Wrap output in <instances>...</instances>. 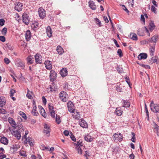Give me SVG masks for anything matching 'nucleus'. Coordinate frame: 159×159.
<instances>
[{
  "instance_id": "nucleus-1",
  "label": "nucleus",
  "mask_w": 159,
  "mask_h": 159,
  "mask_svg": "<svg viewBox=\"0 0 159 159\" xmlns=\"http://www.w3.org/2000/svg\"><path fill=\"white\" fill-rule=\"evenodd\" d=\"M15 128L12 129V127H9L8 130L11 132L12 135L15 137L17 139H20L21 138V133L20 131L15 130Z\"/></svg>"
},
{
  "instance_id": "nucleus-2",
  "label": "nucleus",
  "mask_w": 159,
  "mask_h": 159,
  "mask_svg": "<svg viewBox=\"0 0 159 159\" xmlns=\"http://www.w3.org/2000/svg\"><path fill=\"white\" fill-rule=\"evenodd\" d=\"M151 111L156 113H159V104H155L153 101H152L150 105Z\"/></svg>"
},
{
  "instance_id": "nucleus-3",
  "label": "nucleus",
  "mask_w": 159,
  "mask_h": 159,
  "mask_svg": "<svg viewBox=\"0 0 159 159\" xmlns=\"http://www.w3.org/2000/svg\"><path fill=\"white\" fill-rule=\"evenodd\" d=\"M59 98L63 102H66L68 99V95L65 91H62L59 93Z\"/></svg>"
},
{
  "instance_id": "nucleus-4",
  "label": "nucleus",
  "mask_w": 159,
  "mask_h": 159,
  "mask_svg": "<svg viewBox=\"0 0 159 159\" xmlns=\"http://www.w3.org/2000/svg\"><path fill=\"white\" fill-rule=\"evenodd\" d=\"M22 20L23 22L25 25H28L30 20L29 15L26 13H24L22 15Z\"/></svg>"
},
{
  "instance_id": "nucleus-5",
  "label": "nucleus",
  "mask_w": 159,
  "mask_h": 159,
  "mask_svg": "<svg viewBox=\"0 0 159 159\" xmlns=\"http://www.w3.org/2000/svg\"><path fill=\"white\" fill-rule=\"evenodd\" d=\"M15 64L18 67L24 69L25 67V63L20 59H17L15 61Z\"/></svg>"
},
{
  "instance_id": "nucleus-6",
  "label": "nucleus",
  "mask_w": 159,
  "mask_h": 159,
  "mask_svg": "<svg viewBox=\"0 0 159 159\" xmlns=\"http://www.w3.org/2000/svg\"><path fill=\"white\" fill-rule=\"evenodd\" d=\"M114 140L116 142H120L122 140L123 136L120 133H115L113 135Z\"/></svg>"
},
{
  "instance_id": "nucleus-7",
  "label": "nucleus",
  "mask_w": 159,
  "mask_h": 159,
  "mask_svg": "<svg viewBox=\"0 0 159 159\" xmlns=\"http://www.w3.org/2000/svg\"><path fill=\"white\" fill-rule=\"evenodd\" d=\"M51 129L49 126L47 124H45L44 127L43 133L47 135L48 137L50 136Z\"/></svg>"
},
{
  "instance_id": "nucleus-8",
  "label": "nucleus",
  "mask_w": 159,
  "mask_h": 159,
  "mask_svg": "<svg viewBox=\"0 0 159 159\" xmlns=\"http://www.w3.org/2000/svg\"><path fill=\"white\" fill-rule=\"evenodd\" d=\"M73 117L77 120H79L80 118V113L77 110H75L71 112Z\"/></svg>"
},
{
  "instance_id": "nucleus-9",
  "label": "nucleus",
  "mask_w": 159,
  "mask_h": 159,
  "mask_svg": "<svg viewBox=\"0 0 159 159\" xmlns=\"http://www.w3.org/2000/svg\"><path fill=\"white\" fill-rule=\"evenodd\" d=\"M38 11L39 16L41 18L43 19L45 16V11L42 8H39Z\"/></svg>"
},
{
  "instance_id": "nucleus-10",
  "label": "nucleus",
  "mask_w": 159,
  "mask_h": 159,
  "mask_svg": "<svg viewBox=\"0 0 159 159\" xmlns=\"http://www.w3.org/2000/svg\"><path fill=\"white\" fill-rule=\"evenodd\" d=\"M35 62L37 64L41 63L42 62V58L40 54L37 53L34 56Z\"/></svg>"
},
{
  "instance_id": "nucleus-11",
  "label": "nucleus",
  "mask_w": 159,
  "mask_h": 159,
  "mask_svg": "<svg viewBox=\"0 0 159 159\" xmlns=\"http://www.w3.org/2000/svg\"><path fill=\"white\" fill-rule=\"evenodd\" d=\"M57 77V74L53 70H51L50 72V81L53 82L56 79Z\"/></svg>"
},
{
  "instance_id": "nucleus-12",
  "label": "nucleus",
  "mask_w": 159,
  "mask_h": 159,
  "mask_svg": "<svg viewBox=\"0 0 159 159\" xmlns=\"http://www.w3.org/2000/svg\"><path fill=\"white\" fill-rule=\"evenodd\" d=\"M15 10L18 11H21L22 10L23 4L20 2H17L15 4Z\"/></svg>"
},
{
  "instance_id": "nucleus-13",
  "label": "nucleus",
  "mask_w": 159,
  "mask_h": 159,
  "mask_svg": "<svg viewBox=\"0 0 159 159\" xmlns=\"http://www.w3.org/2000/svg\"><path fill=\"white\" fill-rule=\"evenodd\" d=\"M8 120L9 123L11 125V127H12V129L16 127V124L14 120L11 117H9Z\"/></svg>"
},
{
  "instance_id": "nucleus-14",
  "label": "nucleus",
  "mask_w": 159,
  "mask_h": 159,
  "mask_svg": "<svg viewBox=\"0 0 159 159\" xmlns=\"http://www.w3.org/2000/svg\"><path fill=\"white\" fill-rule=\"evenodd\" d=\"M24 139L25 140L24 141L25 143L27 144V143H28L30 146L33 145V140L32 139L31 137H29L27 138V137H26V138H24Z\"/></svg>"
},
{
  "instance_id": "nucleus-15",
  "label": "nucleus",
  "mask_w": 159,
  "mask_h": 159,
  "mask_svg": "<svg viewBox=\"0 0 159 159\" xmlns=\"http://www.w3.org/2000/svg\"><path fill=\"white\" fill-rule=\"evenodd\" d=\"M79 124L80 126L83 128H87L88 127L87 123L83 119H81L80 121H79Z\"/></svg>"
},
{
  "instance_id": "nucleus-16",
  "label": "nucleus",
  "mask_w": 159,
  "mask_h": 159,
  "mask_svg": "<svg viewBox=\"0 0 159 159\" xmlns=\"http://www.w3.org/2000/svg\"><path fill=\"white\" fill-rule=\"evenodd\" d=\"M148 57L147 54L145 53H142L140 54L138 57V59L139 60L142 59H145Z\"/></svg>"
},
{
  "instance_id": "nucleus-17",
  "label": "nucleus",
  "mask_w": 159,
  "mask_h": 159,
  "mask_svg": "<svg viewBox=\"0 0 159 159\" xmlns=\"http://www.w3.org/2000/svg\"><path fill=\"white\" fill-rule=\"evenodd\" d=\"M44 64L47 69L51 70L52 69V66L51 65V61H45Z\"/></svg>"
},
{
  "instance_id": "nucleus-18",
  "label": "nucleus",
  "mask_w": 159,
  "mask_h": 159,
  "mask_svg": "<svg viewBox=\"0 0 159 159\" xmlns=\"http://www.w3.org/2000/svg\"><path fill=\"white\" fill-rule=\"evenodd\" d=\"M67 107L68 111L71 112L75 110V109H73L74 104L71 102H68Z\"/></svg>"
},
{
  "instance_id": "nucleus-19",
  "label": "nucleus",
  "mask_w": 159,
  "mask_h": 159,
  "mask_svg": "<svg viewBox=\"0 0 159 159\" xmlns=\"http://www.w3.org/2000/svg\"><path fill=\"white\" fill-rule=\"evenodd\" d=\"M25 39L27 41L30 40L31 38V33L30 30H28L25 33Z\"/></svg>"
},
{
  "instance_id": "nucleus-20",
  "label": "nucleus",
  "mask_w": 159,
  "mask_h": 159,
  "mask_svg": "<svg viewBox=\"0 0 159 159\" xmlns=\"http://www.w3.org/2000/svg\"><path fill=\"white\" fill-rule=\"evenodd\" d=\"M122 111L120 107L116 108L114 113L118 116H120L122 115Z\"/></svg>"
},
{
  "instance_id": "nucleus-21",
  "label": "nucleus",
  "mask_w": 159,
  "mask_h": 159,
  "mask_svg": "<svg viewBox=\"0 0 159 159\" xmlns=\"http://www.w3.org/2000/svg\"><path fill=\"white\" fill-rule=\"evenodd\" d=\"M157 60H158L157 56H155V57H152L150 60V63L152 64L156 62V64H158V61H157Z\"/></svg>"
},
{
  "instance_id": "nucleus-22",
  "label": "nucleus",
  "mask_w": 159,
  "mask_h": 159,
  "mask_svg": "<svg viewBox=\"0 0 159 159\" xmlns=\"http://www.w3.org/2000/svg\"><path fill=\"white\" fill-rule=\"evenodd\" d=\"M46 33L47 36L50 38L52 35V31L50 27L49 26H48L46 29Z\"/></svg>"
},
{
  "instance_id": "nucleus-23",
  "label": "nucleus",
  "mask_w": 159,
  "mask_h": 159,
  "mask_svg": "<svg viewBox=\"0 0 159 159\" xmlns=\"http://www.w3.org/2000/svg\"><path fill=\"white\" fill-rule=\"evenodd\" d=\"M34 58L31 56H29L26 58L27 63L28 64H32L34 61Z\"/></svg>"
},
{
  "instance_id": "nucleus-24",
  "label": "nucleus",
  "mask_w": 159,
  "mask_h": 159,
  "mask_svg": "<svg viewBox=\"0 0 159 159\" xmlns=\"http://www.w3.org/2000/svg\"><path fill=\"white\" fill-rule=\"evenodd\" d=\"M60 74L61 76L62 77H64L66 76L67 74V69L66 68H62Z\"/></svg>"
},
{
  "instance_id": "nucleus-25",
  "label": "nucleus",
  "mask_w": 159,
  "mask_h": 159,
  "mask_svg": "<svg viewBox=\"0 0 159 159\" xmlns=\"http://www.w3.org/2000/svg\"><path fill=\"white\" fill-rule=\"evenodd\" d=\"M50 89L51 92L56 91L57 90V86L54 83H53L50 86Z\"/></svg>"
},
{
  "instance_id": "nucleus-26",
  "label": "nucleus",
  "mask_w": 159,
  "mask_h": 159,
  "mask_svg": "<svg viewBox=\"0 0 159 159\" xmlns=\"http://www.w3.org/2000/svg\"><path fill=\"white\" fill-rule=\"evenodd\" d=\"M89 7L92 10H95L96 9V6L94 2L93 1H89Z\"/></svg>"
},
{
  "instance_id": "nucleus-27",
  "label": "nucleus",
  "mask_w": 159,
  "mask_h": 159,
  "mask_svg": "<svg viewBox=\"0 0 159 159\" xmlns=\"http://www.w3.org/2000/svg\"><path fill=\"white\" fill-rule=\"evenodd\" d=\"M6 104L5 98L3 97H0V107H3Z\"/></svg>"
},
{
  "instance_id": "nucleus-28",
  "label": "nucleus",
  "mask_w": 159,
  "mask_h": 159,
  "mask_svg": "<svg viewBox=\"0 0 159 159\" xmlns=\"http://www.w3.org/2000/svg\"><path fill=\"white\" fill-rule=\"evenodd\" d=\"M57 51L58 53L60 55H61L64 52V50L60 46H57Z\"/></svg>"
},
{
  "instance_id": "nucleus-29",
  "label": "nucleus",
  "mask_w": 159,
  "mask_h": 159,
  "mask_svg": "<svg viewBox=\"0 0 159 159\" xmlns=\"http://www.w3.org/2000/svg\"><path fill=\"white\" fill-rule=\"evenodd\" d=\"M39 108L40 109V113L41 115L44 117L46 116V114L44 109L41 107L39 106Z\"/></svg>"
},
{
  "instance_id": "nucleus-30",
  "label": "nucleus",
  "mask_w": 159,
  "mask_h": 159,
  "mask_svg": "<svg viewBox=\"0 0 159 159\" xmlns=\"http://www.w3.org/2000/svg\"><path fill=\"white\" fill-rule=\"evenodd\" d=\"M0 142L2 143L7 145L8 143V140L6 137H3L1 138Z\"/></svg>"
},
{
  "instance_id": "nucleus-31",
  "label": "nucleus",
  "mask_w": 159,
  "mask_h": 159,
  "mask_svg": "<svg viewBox=\"0 0 159 159\" xmlns=\"http://www.w3.org/2000/svg\"><path fill=\"white\" fill-rule=\"evenodd\" d=\"M123 105L122 106L123 107H130V104L129 102L124 100H123Z\"/></svg>"
},
{
  "instance_id": "nucleus-32",
  "label": "nucleus",
  "mask_w": 159,
  "mask_h": 159,
  "mask_svg": "<svg viewBox=\"0 0 159 159\" xmlns=\"http://www.w3.org/2000/svg\"><path fill=\"white\" fill-rule=\"evenodd\" d=\"M84 139L86 141L89 142H91L93 140L92 137L89 134L87 135V136L85 137Z\"/></svg>"
},
{
  "instance_id": "nucleus-33",
  "label": "nucleus",
  "mask_w": 159,
  "mask_h": 159,
  "mask_svg": "<svg viewBox=\"0 0 159 159\" xmlns=\"http://www.w3.org/2000/svg\"><path fill=\"white\" fill-rule=\"evenodd\" d=\"M155 48L154 46L151 47L149 49V52L150 55L151 56H152L154 55V52H155Z\"/></svg>"
},
{
  "instance_id": "nucleus-34",
  "label": "nucleus",
  "mask_w": 159,
  "mask_h": 159,
  "mask_svg": "<svg viewBox=\"0 0 159 159\" xmlns=\"http://www.w3.org/2000/svg\"><path fill=\"white\" fill-rule=\"evenodd\" d=\"M155 26L154 23L152 22H151L149 23V29L150 30L152 31L154 29Z\"/></svg>"
},
{
  "instance_id": "nucleus-35",
  "label": "nucleus",
  "mask_w": 159,
  "mask_h": 159,
  "mask_svg": "<svg viewBox=\"0 0 159 159\" xmlns=\"http://www.w3.org/2000/svg\"><path fill=\"white\" fill-rule=\"evenodd\" d=\"M130 38L131 39L134 40H137L138 39L137 35L134 33H131L130 34Z\"/></svg>"
},
{
  "instance_id": "nucleus-36",
  "label": "nucleus",
  "mask_w": 159,
  "mask_h": 159,
  "mask_svg": "<svg viewBox=\"0 0 159 159\" xmlns=\"http://www.w3.org/2000/svg\"><path fill=\"white\" fill-rule=\"evenodd\" d=\"M148 41L149 42L151 43H156L157 41V39L156 36H153L151 39H149Z\"/></svg>"
},
{
  "instance_id": "nucleus-37",
  "label": "nucleus",
  "mask_w": 159,
  "mask_h": 159,
  "mask_svg": "<svg viewBox=\"0 0 159 159\" xmlns=\"http://www.w3.org/2000/svg\"><path fill=\"white\" fill-rule=\"evenodd\" d=\"M28 92L26 94V96L27 98H28L29 99H31L32 98V94L33 93L31 91H30L28 89H27Z\"/></svg>"
},
{
  "instance_id": "nucleus-38",
  "label": "nucleus",
  "mask_w": 159,
  "mask_h": 159,
  "mask_svg": "<svg viewBox=\"0 0 159 159\" xmlns=\"http://www.w3.org/2000/svg\"><path fill=\"white\" fill-rule=\"evenodd\" d=\"M94 21L96 22V24L99 27L102 26V24L100 20L97 18H95L94 19Z\"/></svg>"
},
{
  "instance_id": "nucleus-39",
  "label": "nucleus",
  "mask_w": 159,
  "mask_h": 159,
  "mask_svg": "<svg viewBox=\"0 0 159 159\" xmlns=\"http://www.w3.org/2000/svg\"><path fill=\"white\" fill-rule=\"evenodd\" d=\"M19 147L18 145H14L11 147V150H13V152H14L15 151H17V148Z\"/></svg>"
},
{
  "instance_id": "nucleus-40",
  "label": "nucleus",
  "mask_w": 159,
  "mask_h": 159,
  "mask_svg": "<svg viewBox=\"0 0 159 159\" xmlns=\"http://www.w3.org/2000/svg\"><path fill=\"white\" fill-rule=\"evenodd\" d=\"M25 128L24 127L23 125H18V129L20 131L22 132V131H24Z\"/></svg>"
},
{
  "instance_id": "nucleus-41",
  "label": "nucleus",
  "mask_w": 159,
  "mask_h": 159,
  "mask_svg": "<svg viewBox=\"0 0 159 159\" xmlns=\"http://www.w3.org/2000/svg\"><path fill=\"white\" fill-rule=\"evenodd\" d=\"M38 27V23L37 22H34L31 25V27L34 30H36Z\"/></svg>"
},
{
  "instance_id": "nucleus-42",
  "label": "nucleus",
  "mask_w": 159,
  "mask_h": 159,
  "mask_svg": "<svg viewBox=\"0 0 159 159\" xmlns=\"http://www.w3.org/2000/svg\"><path fill=\"white\" fill-rule=\"evenodd\" d=\"M145 109L146 111V113L147 115V120H149V112L148 111V109L147 107V106L145 103Z\"/></svg>"
},
{
  "instance_id": "nucleus-43",
  "label": "nucleus",
  "mask_w": 159,
  "mask_h": 159,
  "mask_svg": "<svg viewBox=\"0 0 159 159\" xmlns=\"http://www.w3.org/2000/svg\"><path fill=\"white\" fill-rule=\"evenodd\" d=\"M56 121L58 124H59L61 122V120L59 116H58L57 115L56 116Z\"/></svg>"
},
{
  "instance_id": "nucleus-44",
  "label": "nucleus",
  "mask_w": 159,
  "mask_h": 159,
  "mask_svg": "<svg viewBox=\"0 0 159 159\" xmlns=\"http://www.w3.org/2000/svg\"><path fill=\"white\" fill-rule=\"evenodd\" d=\"M32 115L34 116H37L39 114L38 112L36 111V109H34V107H33V110L31 111Z\"/></svg>"
},
{
  "instance_id": "nucleus-45",
  "label": "nucleus",
  "mask_w": 159,
  "mask_h": 159,
  "mask_svg": "<svg viewBox=\"0 0 159 159\" xmlns=\"http://www.w3.org/2000/svg\"><path fill=\"white\" fill-rule=\"evenodd\" d=\"M154 128L157 131V134L158 136L159 135V127L156 124H155Z\"/></svg>"
},
{
  "instance_id": "nucleus-46",
  "label": "nucleus",
  "mask_w": 159,
  "mask_h": 159,
  "mask_svg": "<svg viewBox=\"0 0 159 159\" xmlns=\"http://www.w3.org/2000/svg\"><path fill=\"white\" fill-rule=\"evenodd\" d=\"M116 69L120 73H122L123 72V69L121 68H120L118 66H116Z\"/></svg>"
},
{
  "instance_id": "nucleus-47",
  "label": "nucleus",
  "mask_w": 159,
  "mask_h": 159,
  "mask_svg": "<svg viewBox=\"0 0 159 159\" xmlns=\"http://www.w3.org/2000/svg\"><path fill=\"white\" fill-rule=\"evenodd\" d=\"M7 29L6 28H4L2 30V34L4 35H5L7 34Z\"/></svg>"
},
{
  "instance_id": "nucleus-48",
  "label": "nucleus",
  "mask_w": 159,
  "mask_h": 159,
  "mask_svg": "<svg viewBox=\"0 0 159 159\" xmlns=\"http://www.w3.org/2000/svg\"><path fill=\"white\" fill-rule=\"evenodd\" d=\"M157 8L155 7H154V6L152 5L151 7V10L152 12H153L154 13H157Z\"/></svg>"
},
{
  "instance_id": "nucleus-49",
  "label": "nucleus",
  "mask_w": 159,
  "mask_h": 159,
  "mask_svg": "<svg viewBox=\"0 0 159 159\" xmlns=\"http://www.w3.org/2000/svg\"><path fill=\"white\" fill-rule=\"evenodd\" d=\"M20 115L22 117L25 119H26L27 118L26 114L23 112L20 111L19 113Z\"/></svg>"
},
{
  "instance_id": "nucleus-50",
  "label": "nucleus",
  "mask_w": 159,
  "mask_h": 159,
  "mask_svg": "<svg viewBox=\"0 0 159 159\" xmlns=\"http://www.w3.org/2000/svg\"><path fill=\"white\" fill-rule=\"evenodd\" d=\"M40 148L42 150H48V148L45 147L44 144L41 145L40 146Z\"/></svg>"
},
{
  "instance_id": "nucleus-51",
  "label": "nucleus",
  "mask_w": 159,
  "mask_h": 159,
  "mask_svg": "<svg viewBox=\"0 0 159 159\" xmlns=\"http://www.w3.org/2000/svg\"><path fill=\"white\" fill-rule=\"evenodd\" d=\"M131 134L132 136V138H131V141L133 142H134L135 143V134L133 133V132H132L131 133Z\"/></svg>"
},
{
  "instance_id": "nucleus-52",
  "label": "nucleus",
  "mask_w": 159,
  "mask_h": 159,
  "mask_svg": "<svg viewBox=\"0 0 159 159\" xmlns=\"http://www.w3.org/2000/svg\"><path fill=\"white\" fill-rule=\"evenodd\" d=\"M76 145H77L78 146L80 147V146H83L82 143V141L81 140H79L78 141L77 143H75Z\"/></svg>"
},
{
  "instance_id": "nucleus-53",
  "label": "nucleus",
  "mask_w": 159,
  "mask_h": 159,
  "mask_svg": "<svg viewBox=\"0 0 159 159\" xmlns=\"http://www.w3.org/2000/svg\"><path fill=\"white\" fill-rule=\"evenodd\" d=\"M84 156L86 157V159H88V157L90 156L89 153L88 151H85V154L84 155Z\"/></svg>"
},
{
  "instance_id": "nucleus-54",
  "label": "nucleus",
  "mask_w": 159,
  "mask_h": 159,
  "mask_svg": "<svg viewBox=\"0 0 159 159\" xmlns=\"http://www.w3.org/2000/svg\"><path fill=\"white\" fill-rule=\"evenodd\" d=\"M7 111L3 108H0V114H6Z\"/></svg>"
},
{
  "instance_id": "nucleus-55",
  "label": "nucleus",
  "mask_w": 159,
  "mask_h": 159,
  "mask_svg": "<svg viewBox=\"0 0 159 159\" xmlns=\"http://www.w3.org/2000/svg\"><path fill=\"white\" fill-rule=\"evenodd\" d=\"M140 65V66H141L142 67H143L146 69H150V67L148 65H145L143 64H141Z\"/></svg>"
},
{
  "instance_id": "nucleus-56",
  "label": "nucleus",
  "mask_w": 159,
  "mask_h": 159,
  "mask_svg": "<svg viewBox=\"0 0 159 159\" xmlns=\"http://www.w3.org/2000/svg\"><path fill=\"white\" fill-rule=\"evenodd\" d=\"M5 20L3 19H0V25L1 26H3L5 23Z\"/></svg>"
},
{
  "instance_id": "nucleus-57",
  "label": "nucleus",
  "mask_w": 159,
  "mask_h": 159,
  "mask_svg": "<svg viewBox=\"0 0 159 159\" xmlns=\"http://www.w3.org/2000/svg\"><path fill=\"white\" fill-rule=\"evenodd\" d=\"M10 96L12 97L13 96L14 94L16 93V91L13 89H11L10 91Z\"/></svg>"
},
{
  "instance_id": "nucleus-58",
  "label": "nucleus",
  "mask_w": 159,
  "mask_h": 159,
  "mask_svg": "<svg viewBox=\"0 0 159 159\" xmlns=\"http://www.w3.org/2000/svg\"><path fill=\"white\" fill-rule=\"evenodd\" d=\"M117 53L119 57H121L123 56L122 52L120 49H119L117 51Z\"/></svg>"
},
{
  "instance_id": "nucleus-59",
  "label": "nucleus",
  "mask_w": 159,
  "mask_h": 159,
  "mask_svg": "<svg viewBox=\"0 0 159 159\" xmlns=\"http://www.w3.org/2000/svg\"><path fill=\"white\" fill-rule=\"evenodd\" d=\"M125 80L126 81V82L127 83V84H128L129 86H130V82L129 80V77H128L127 76H126L125 78Z\"/></svg>"
},
{
  "instance_id": "nucleus-60",
  "label": "nucleus",
  "mask_w": 159,
  "mask_h": 159,
  "mask_svg": "<svg viewBox=\"0 0 159 159\" xmlns=\"http://www.w3.org/2000/svg\"><path fill=\"white\" fill-rule=\"evenodd\" d=\"M6 156L2 152H0V159H3L6 157Z\"/></svg>"
},
{
  "instance_id": "nucleus-61",
  "label": "nucleus",
  "mask_w": 159,
  "mask_h": 159,
  "mask_svg": "<svg viewBox=\"0 0 159 159\" xmlns=\"http://www.w3.org/2000/svg\"><path fill=\"white\" fill-rule=\"evenodd\" d=\"M25 130V134L22 136V139H24V138H26V135H27L29 133V132L27 130Z\"/></svg>"
},
{
  "instance_id": "nucleus-62",
  "label": "nucleus",
  "mask_w": 159,
  "mask_h": 159,
  "mask_svg": "<svg viewBox=\"0 0 159 159\" xmlns=\"http://www.w3.org/2000/svg\"><path fill=\"white\" fill-rule=\"evenodd\" d=\"M6 39L4 36H0V41L4 42L5 41Z\"/></svg>"
},
{
  "instance_id": "nucleus-63",
  "label": "nucleus",
  "mask_w": 159,
  "mask_h": 159,
  "mask_svg": "<svg viewBox=\"0 0 159 159\" xmlns=\"http://www.w3.org/2000/svg\"><path fill=\"white\" fill-rule=\"evenodd\" d=\"M7 47L10 50H12L13 48L11 45V44L9 43H7L6 44Z\"/></svg>"
},
{
  "instance_id": "nucleus-64",
  "label": "nucleus",
  "mask_w": 159,
  "mask_h": 159,
  "mask_svg": "<svg viewBox=\"0 0 159 159\" xmlns=\"http://www.w3.org/2000/svg\"><path fill=\"white\" fill-rule=\"evenodd\" d=\"M5 62L7 64H9L10 62L9 60L7 58H5L4 59Z\"/></svg>"
}]
</instances>
